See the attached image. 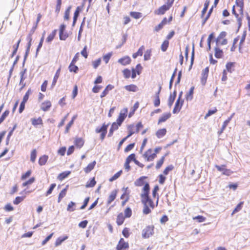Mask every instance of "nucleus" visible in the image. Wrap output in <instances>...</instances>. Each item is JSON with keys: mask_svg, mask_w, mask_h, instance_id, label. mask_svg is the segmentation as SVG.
I'll list each match as a JSON object with an SVG mask.
<instances>
[{"mask_svg": "<svg viewBox=\"0 0 250 250\" xmlns=\"http://www.w3.org/2000/svg\"><path fill=\"white\" fill-rule=\"evenodd\" d=\"M109 125V124L105 125L104 124L101 127L98 126L95 129V132L97 133H101L100 139L103 141L107 133V127Z\"/></svg>", "mask_w": 250, "mask_h": 250, "instance_id": "obj_1", "label": "nucleus"}, {"mask_svg": "<svg viewBox=\"0 0 250 250\" xmlns=\"http://www.w3.org/2000/svg\"><path fill=\"white\" fill-rule=\"evenodd\" d=\"M154 227L148 226L143 230L142 237L144 238H149L153 234Z\"/></svg>", "mask_w": 250, "mask_h": 250, "instance_id": "obj_2", "label": "nucleus"}, {"mask_svg": "<svg viewBox=\"0 0 250 250\" xmlns=\"http://www.w3.org/2000/svg\"><path fill=\"white\" fill-rule=\"evenodd\" d=\"M66 26L64 24L61 25L59 30V37L61 40L65 41L68 37L67 33L64 32Z\"/></svg>", "mask_w": 250, "mask_h": 250, "instance_id": "obj_3", "label": "nucleus"}, {"mask_svg": "<svg viewBox=\"0 0 250 250\" xmlns=\"http://www.w3.org/2000/svg\"><path fill=\"white\" fill-rule=\"evenodd\" d=\"M143 157L149 162L153 160L156 157V153H152L151 149H149L144 154Z\"/></svg>", "mask_w": 250, "mask_h": 250, "instance_id": "obj_4", "label": "nucleus"}, {"mask_svg": "<svg viewBox=\"0 0 250 250\" xmlns=\"http://www.w3.org/2000/svg\"><path fill=\"white\" fill-rule=\"evenodd\" d=\"M129 248V245L127 242H125L123 238H121L117 247V250H125Z\"/></svg>", "mask_w": 250, "mask_h": 250, "instance_id": "obj_5", "label": "nucleus"}, {"mask_svg": "<svg viewBox=\"0 0 250 250\" xmlns=\"http://www.w3.org/2000/svg\"><path fill=\"white\" fill-rule=\"evenodd\" d=\"M183 103L184 100H180L179 99L177 100L172 111L173 114H176L180 111L183 105Z\"/></svg>", "mask_w": 250, "mask_h": 250, "instance_id": "obj_6", "label": "nucleus"}, {"mask_svg": "<svg viewBox=\"0 0 250 250\" xmlns=\"http://www.w3.org/2000/svg\"><path fill=\"white\" fill-rule=\"evenodd\" d=\"M209 72V68L208 67H206L202 70V78L201 83L203 85H205L207 82V79L208 76Z\"/></svg>", "mask_w": 250, "mask_h": 250, "instance_id": "obj_7", "label": "nucleus"}, {"mask_svg": "<svg viewBox=\"0 0 250 250\" xmlns=\"http://www.w3.org/2000/svg\"><path fill=\"white\" fill-rule=\"evenodd\" d=\"M234 114V113H233L230 117H229L228 119H227L226 121L224 122L220 130L218 131V134L219 135H220L222 133V132H223V131L225 130L226 126L228 125V124L230 122Z\"/></svg>", "mask_w": 250, "mask_h": 250, "instance_id": "obj_8", "label": "nucleus"}, {"mask_svg": "<svg viewBox=\"0 0 250 250\" xmlns=\"http://www.w3.org/2000/svg\"><path fill=\"white\" fill-rule=\"evenodd\" d=\"M118 62L123 65H126L129 64L130 63L131 59L128 56H125L119 59Z\"/></svg>", "mask_w": 250, "mask_h": 250, "instance_id": "obj_9", "label": "nucleus"}, {"mask_svg": "<svg viewBox=\"0 0 250 250\" xmlns=\"http://www.w3.org/2000/svg\"><path fill=\"white\" fill-rule=\"evenodd\" d=\"M117 190H113L110 195L109 196L107 201V205H109L112 202H113L116 198L117 196Z\"/></svg>", "mask_w": 250, "mask_h": 250, "instance_id": "obj_10", "label": "nucleus"}, {"mask_svg": "<svg viewBox=\"0 0 250 250\" xmlns=\"http://www.w3.org/2000/svg\"><path fill=\"white\" fill-rule=\"evenodd\" d=\"M225 166L224 165H222L221 166L216 165L215 166V167H216L217 170L219 171L222 172V173L224 175H229L231 173L230 170L229 169L225 168Z\"/></svg>", "mask_w": 250, "mask_h": 250, "instance_id": "obj_11", "label": "nucleus"}, {"mask_svg": "<svg viewBox=\"0 0 250 250\" xmlns=\"http://www.w3.org/2000/svg\"><path fill=\"white\" fill-rule=\"evenodd\" d=\"M127 110H126L125 112L124 113L121 112L119 114V116L117 119V124H118V126H121L122 123L124 122V120L125 119V118L126 117V112Z\"/></svg>", "mask_w": 250, "mask_h": 250, "instance_id": "obj_12", "label": "nucleus"}, {"mask_svg": "<svg viewBox=\"0 0 250 250\" xmlns=\"http://www.w3.org/2000/svg\"><path fill=\"white\" fill-rule=\"evenodd\" d=\"M168 9V6L164 4L159 7V8L155 11V14L157 15H163Z\"/></svg>", "mask_w": 250, "mask_h": 250, "instance_id": "obj_13", "label": "nucleus"}, {"mask_svg": "<svg viewBox=\"0 0 250 250\" xmlns=\"http://www.w3.org/2000/svg\"><path fill=\"white\" fill-rule=\"evenodd\" d=\"M51 106V102L49 101H47L42 104L41 109L44 111H47L49 109Z\"/></svg>", "mask_w": 250, "mask_h": 250, "instance_id": "obj_14", "label": "nucleus"}, {"mask_svg": "<svg viewBox=\"0 0 250 250\" xmlns=\"http://www.w3.org/2000/svg\"><path fill=\"white\" fill-rule=\"evenodd\" d=\"M149 185L148 183H146L145 184V186L143 188V193L141 194V197L146 196L147 197V195H149Z\"/></svg>", "mask_w": 250, "mask_h": 250, "instance_id": "obj_15", "label": "nucleus"}, {"mask_svg": "<svg viewBox=\"0 0 250 250\" xmlns=\"http://www.w3.org/2000/svg\"><path fill=\"white\" fill-rule=\"evenodd\" d=\"M176 91L174 90L173 93L170 95L168 100V105L169 107H170L173 104L176 96Z\"/></svg>", "mask_w": 250, "mask_h": 250, "instance_id": "obj_16", "label": "nucleus"}, {"mask_svg": "<svg viewBox=\"0 0 250 250\" xmlns=\"http://www.w3.org/2000/svg\"><path fill=\"white\" fill-rule=\"evenodd\" d=\"M119 126L118 125V124H117V123L116 122H114L112 124L111 126L109 129V132L108 134V137H111L113 134L114 131L117 130L118 128H119Z\"/></svg>", "mask_w": 250, "mask_h": 250, "instance_id": "obj_17", "label": "nucleus"}, {"mask_svg": "<svg viewBox=\"0 0 250 250\" xmlns=\"http://www.w3.org/2000/svg\"><path fill=\"white\" fill-rule=\"evenodd\" d=\"M68 238V236L65 235L63 237H58L57 240L55 241V247H58L59 246L61 245L62 243L64 242L65 240L67 239Z\"/></svg>", "mask_w": 250, "mask_h": 250, "instance_id": "obj_18", "label": "nucleus"}, {"mask_svg": "<svg viewBox=\"0 0 250 250\" xmlns=\"http://www.w3.org/2000/svg\"><path fill=\"white\" fill-rule=\"evenodd\" d=\"M171 116L170 113H164L162 115V116L159 118L158 120V124H160L163 122H165L168 119H169Z\"/></svg>", "mask_w": 250, "mask_h": 250, "instance_id": "obj_19", "label": "nucleus"}, {"mask_svg": "<svg viewBox=\"0 0 250 250\" xmlns=\"http://www.w3.org/2000/svg\"><path fill=\"white\" fill-rule=\"evenodd\" d=\"M114 88V86L111 84H108L106 86L104 90L102 93L100 97L101 98H103L105 97L108 93V92L112 90Z\"/></svg>", "mask_w": 250, "mask_h": 250, "instance_id": "obj_20", "label": "nucleus"}, {"mask_svg": "<svg viewBox=\"0 0 250 250\" xmlns=\"http://www.w3.org/2000/svg\"><path fill=\"white\" fill-rule=\"evenodd\" d=\"M31 45H32V42H28L27 44V47H26V51H25V55H24V60H23V63H22V66H23L24 65L26 59V58H27V56H28V54L29 53Z\"/></svg>", "mask_w": 250, "mask_h": 250, "instance_id": "obj_21", "label": "nucleus"}, {"mask_svg": "<svg viewBox=\"0 0 250 250\" xmlns=\"http://www.w3.org/2000/svg\"><path fill=\"white\" fill-rule=\"evenodd\" d=\"M125 88L130 92H136L138 90V87L135 84H130L125 86Z\"/></svg>", "mask_w": 250, "mask_h": 250, "instance_id": "obj_22", "label": "nucleus"}, {"mask_svg": "<svg viewBox=\"0 0 250 250\" xmlns=\"http://www.w3.org/2000/svg\"><path fill=\"white\" fill-rule=\"evenodd\" d=\"M42 18V15L41 14H38L37 16V18L36 20V22L34 23L33 26L32 27L31 31V33H34L36 30L38 26V23L40 22L41 19Z\"/></svg>", "mask_w": 250, "mask_h": 250, "instance_id": "obj_23", "label": "nucleus"}, {"mask_svg": "<svg viewBox=\"0 0 250 250\" xmlns=\"http://www.w3.org/2000/svg\"><path fill=\"white\" fill-rule=\"evenodd\" d=\"M125 218V217L122 213H120L118 215L116 220V222L118 225L120 226L123 224Z\"/></svg>", "mask_w": 250, "mask_h": 250, "instance_id": "obj_24", "label": "nucleus"}, {"mask_svg": "<svg viewBox=\"0 0 250 250\" xmlns=\"http://www.w3.org/2000/svg\"><path fill=\"white\" fill-rule=\"evenodd\" d=\"M214 56L216 58H221L223 56V52L222 50L219 49L218 47H215Z\"/></svg>", "mask_w": 250, "mask_h": 250, "instance_id": "obj_25", "label": "nucleus"}, {"mask_svg": "<svg viewBox=\"0 0 250 250\" xmlns=\"http://www.w3.org/2000/svg\"><path fill=\"white\" fill-rule=\"evenodd\" d=\"M70 174V171H65L61 173H60L58 176L57 178L60 180L62 181L65 178H66L69 174Z\"/></svg>", "mask_w": 250, "mask_h": 250, "instance_id": "obj_26", "label": "nucleus"}, {"mask_svg": "<svg viewBox=\"0 0 250 250\" xmlns=\"http://www.w3.org/2000/svg\"><path fill=\"white\" fill-rule=\"evenodd\" d=\"M96 162L95 161H94L92 163L89 164L88 166L84 168V171L86 173L90 172L94 167Z\"/></svg>", "mask_w": 250, "mask_h": 250, "instance_id": "obj_27", "label": "nucleus"}, {"mask_svg": "<svg viewBox=\"0 0 250 250\" xmlns=\"http://www.w3.org/2000/svg\"><path fill=\"white\" fill-rule=\"evenodd\" d=\"M60 71H61V67L59 68V69L57 70V71L55 74V76L54 77L53 80V82L52 83V87H53L55 85V84L57 83V81L59 77Z\"/></svg>", "mask_w": 250, "mask_h": 250, "instance_id": "obj_28", "label": "nucleus"}, {"mask_svg": "<svg viewBox=\"0 0 250 250\" xmlns=\"http://www.w3.org/2000/svg\"><path fill=\"white\" fill-rule=\"evenodd\" d=\"M75 144L77 147L80 148L83 146L84 141L81 138H76L75 141Z\"/></svg>", "mask_w": 250, "mask_h": 250, "instance_id": "obj_29", "label": "nucleus"}, {"mask_svg": "<svg viewBox=\"0 0 250 250\" xmlns=\"http://www.w3.org/2000/svg\"><path fill=\"white\" fill-rule=\"evenodd\" d=\"M146 178V176H142L137 179L134 183L136 186L140 187L144 185V180Z\"/></svg>", "mask_w": 250, "mask_h": 250, "instance_id": "obj_30", "label": "nucleus"}, {"mask_svg": "<svg viewBox=\"0 0 250 250\" xmlns=\"http://www.w3.org/2000/svg\"><path fill=\"white\" fill-rule=\"evenodd\" d=\"M167 130L166 128H162L158 130L156 133V135L158 138H161L164 136H165L166 134Z\"/></svg>", "mask_w": 250, "mask_h": 250, "instance_id": "obj_31", "label": "nucleus"}, {"mask_svg": "<svg viewBox=\"0 0 250 250\" xmlns=\"http://www.w3.org/2000/svg\"><path fill=\"white\" fill-rule=\"evenodd\" d=\"M48 157L46 155H44L41 157L39 160V164L40 166H43L46 163L48 160Z\"/></svg>", "mask_w": 250, "mask_h": 250, "instance_id": "obj_32", "label": "nucleus"}, {"mask_svg": "<svg viewBox=\"0 0 250 250\" xmlns=\"http://www.w3.org/2000/svg\"><path fill=\"white\" fill-rule=\"evenodd\" d=\"M57 32V29L54 30L52 31V32L48 35V36L46 38V41L48 42H52L53 41V40L54 39L55 36H56Z\"/></svg>", "mask_w": 250, "mask_h": 250, "instance_id": "obj_33", "label": "nucleus"}, {"mask_svg": "<svg viewBox=\"0 0 250 250\" xmlns=\"http://www.w3.org/2000/svg\"><path fill=\"white\" fill-rule=\"evenodd\" d=\"M32 124L34 126H37L39 125L42 124V120L41 117L38 118V119L33 118L31 119Z\"/></svg>", "mask_w": 250, "mask_h": 250, "instance_id": "obj_34", "label": "nucleus"}, {"mask_svg": "<svg viewBox=\"0 0 250 250\" xmlns=\"http://www.w3.org/2000/svg\"><path fill=\"white\" fill-rule=\"evenodd\" d=\"M134 125L133 124L130 125H128L127 129L128 131V134L127 135V136H126V138H128L129 137H130L131 136H132L135 133V131L134 130Z\"/></svg>", "mask_w": 250, "mask_h": 250, "instance_id": "obj_35", "label": "nucleus"}, {"mask_svg": "<svg viewBox=\"0 0 250 250\" xmlns=\"http://www.w3.org/2000/svg\"><path fill=\"white\" fill-rule=\"evenodd\" d=\"M226 35H227V33L225 31H222L220 33L219 35L218 36V37L216 39V43L217 46L218 45L220 41H221V39H224L226 36Z\"/></svg>", "mask_w": 250, "mask_h": 250, "instance_id": "obj_36", "label": "nucleus"}, {"mask_svg": "<svg viewBox=\"0 0 250 250\" xmlns=\"http://www.w3.org/2000/svg\"><path fill=\"white\" fill-rule=\"evenodd\" d=\"M144 49V46H142L141 47H140V48L138 49V50L137 51V52H136L133 54V55H132L133 58H136L139 56H142Z\"/></svg>", "mask_w": 250, "mask_h": 250, "instance_id": "obj_37", "label": "nucleus"}, {"mask_svg": "<svg viewBox=\"0 0 250 250\" xmlns=\"http://www.w3.org/2000/svg\"><path fill=\"white\" fill-rule=\"evenodd\" d=\"M16 127H17V124H15L13 127L8 133V134L6 138V144L7 145H8L10 137L12 135L13 131H14V130L16 129Z\"/></svg>", "mask_w": 250, "mask_h": 250, "instance_id": "obj_38", "label": "nucleus"}, {"mask_svg": "<svg viewBox=\"0 0 250 250\" xmlns=\"http://www.w3.org/2000/svg\"><path fill=\"white\" fill-rule=\"evenodd\" d=\"M130 15L135 19H138L142 16V13L138 12H131Z\"/></svg>", "mask_w": 250, "mask_h": 250, "instance_id": "obj_39", "label": "nucleus"}, {"mask_svg": "<svg viewBox=\"0 0 250 250\" xmlns=\"http://www.w3.org/2000/svg\"><path fill=\"white\" fill-rule=\"evenodd\" d=\"M75 205L76 204L75 202L71 201L67 206V210L70 212L74 211L75 210V208L73 207L75 206Z\"/></svg>", "mask_w": 250, "mask_h": 250, "instance_id": "obj_40", "label": "nucleus"}, {"mask_svg": "<svg viewBox=\"0 0 250 250\" xmlns=\"http://www.w3.org/2000/svg\"><path fill=\"white\" fill-rule=\"evenodd\" d=\"M68 68L70 72H74V73H77L79 69L78 67L72 63H70Z\"/></svg>", "mask_w": 250, "mask_h": 250, "instance_id": "obj_41", "label": "nucleus"}, {"mask_svg": "<svg viewBox=\"0 0 250 250\" xmlns=\"http://www.w3.org/2000/svg\"><path fill=\"white\" fill-rule=\"evenodd\" d=\"M96 183V182L94 179L93 178L89 181H88L85 185L86 188H92L93 187Z\"/></svg>", "mask_w": 250, "mask_h": 250, "instance_id": "obj_42", "label": "nucleus"}, {"mask_svg": "<svg viewBox=\"0 0 250 250\" xmlns=\"http://www.w3.org/2000/svg\"><path fill=\"white\" fill-rule=\"evenodd\" d=\"M194 87L192 86L188 92V93L186 95V99L187 100H191L192 99V95L193 94V91H194Z\"/></svg>", "mask_w": 250, "mask_h": 250, "instance_id": "obj_43", "label": "nucleus"}, {"mask_svg": "<svg viewBox=\"0 0 250 250\" xmlns=\"http://www.w3.org/2000/svg\"><path fill=\"white\" fill-rule=\"evenodd\" d=\"M20 42H21V40H19L18 42H17V43L16 44H15L14 46H13V48H14V50H13V51L11 55V58H13L14 55L17 53V50L18 49V48H19V44L20 43Z\"/></svg>", "mask_w": 250, "mask_h": 250, "instance_id": "obj_44", "label": "nucleus"}, {"mask_svg": "<svg viewBox=\"0 0 250 250\" xmlns=\"http://www.w3.org/2000/svg\"><path fill=\"white\" fill-rule=\"evenodd\" d=\"M168 45H169L168 41L167 40L164 41L161 45V50L163 52H165L167 50Z\"/></svg>", "mask_w": 250, "mask_h": 250, "instance_id": "obj_45", "label": "nucleus"}, {"mask_svg": "<svg viewBox=\"0 0 250 250\" xmlns=\"http://www.w3.org/2000/svg\"><path fill=\"white\" fill-rule=\"evenodd\" d=\"M37 157V151L35 149H33L31 153L30 160L32 163H34Z\"/></svg>", "mask_w": 250, "mask_h": 250, "instance_id": "obj_46", "label": "nucleus"}, {"mask_svg": "<svg viewBox=\"0 0 250 250\" xmlns=\"http://www.w3.org/2000/svg\"><path fill=\"white\" fill-rule=\"evenodd\" d=\"M122 172V170H120L119 171L115 173L112 177H111L109 179V181L112 182L118 179L120 176Z\"/></svg>", "mask_w": 250, "mask_h": 250, "instance_id": "obj_47", "label": "nucleus"}, {"mask_svg": "<svg viewBox=\"0 0 250 250\" xmlns=\"http://www.w3.org/2000/svg\"><path fill=\"white\" fill-rule=\"evenodd\" d=\"M32 92L30 89H29L23 96L22 102L26 103L29 99V95L31 94Z\"/></svg>", "mask_w": 250, "mask_h": 250, "instance_id": "obj_48", "label": "nucleus"}, {"mask_svg": "<svg viewBox=\"0 0 250 250\" xmlns=\"http://www.w3.org/2000/svg\"><path fill=\"white\" fill-rule=\"evenodd\" d=\"M151 53V50H149V49L147 50L145 52L144 56L145 61H148L150 59Z\"/></svg>", "mask_w": 250, "mask_h": 250, "instance_id": "obj_49", "label": "nucleus"}, {"mask_svg": "<svg viewBox=\"0 0 250 250\" xmlns=\"http://www.w3.org/2000/svg\"><path fill=\"white\" fill-rule=\"evenodd\" d=\"M209 1L207 0L204 4V7L202 11V17H203L206 13L209 5Z\"/></svg>", "mask_w": 250, "mask_h": 250, "instance_id": "obj_50", "label": "nucleus"}, {"mask_svg": "<svg viewBox=\"0 0 250 250\" xmlns=\"http://www.w3.org/2000/svg\"><path fill=\"white\" fill-rule=\"evenodd\" d=\"M43 41H44L43 37H42L41 38V40H40V42H39V44H38V45L37 46V49H36V57L37 56L38 52H39L40 49H41V48L42 46Z\"/></svg>", "mask_w": 250, "mask_h": 250, "instance_id": "obj_51", "label": "nucleus"}, {"mask_svg": "<svg viewBox=\"0 0 250 250\" xmlns=\"http://www.w3.org/2000/svg\"><path fill=\"white\" fill-rule=\"evenodd\" d=\"M132 215V210L129 207L127 208L125 210V217L126 218H129L131 217Z\"/></svg>", "mask_w": 250, "mask_h": 250, "instance_id": "obj_52", "label": "nucleus"}, {"mask_svg": "<svg viewBox=\"0 0 250 250\" xmlns=\"http://www.w3.org/2000/svg\"><path fill=\"white\" fill-rule=\"evenodd\" d=\"M193 220H196L199 223H202L206 220V218L201 215H198L193 218Z\"/></svg>", "mask_w": 250, "mask_h": 250, "instance_id": "obj_53", "label": "nucleus"}, {"mask_svg": "<svg viewBox=\"0 0 250 250\" xmlns=\"http://www.w3.org/2000/svg\"><path fill=\"white\" fill-rule=\"evenodd\" d=\"M112 55V52L108 53L103 56V60L105 63H107Z\"/></svg>", "mask_w": 250, "mask_h": 250, "instance_id": "obj_54", "label": "nucleus"}, {"mask_svg": "<svg viewBox=\"0 0 250 250\" xmlns=\"http://www.w3.org/2000/svg\"><path fill=\"white\" fill-rule=\"evenodd\" d=\"M25 198V196H21V197H20V196H18L17 197L15 200L13 201V203L15 204V205H18L19 204H20L21 201H22L23 200V199H24Z\"/></svg>", "mask_w": 250, "mask_h": 250, "instance_id": "obj_55", "label": "nucleus"}, {"mask_svg": "<svg viewBox=\"0 0 250 250\" xmlns=\"http://www.w3.org/2000/svg\"><path fill=\"white\" fill-rule=\"evenodd\" d=\"M165 158V156H163L161 159L157 162V165L156 166V168L157 169H159L161 167L163 164L164 163Z\"/></svg>", "mask_w": 250, "mask_h": 250, "instance_id": "obj_56", "label": "nucleus"}, {"mask_svg": "<svg viewBox=\"0 0 250 250\" xmlns=\"http://www.w3.org/2000/svg\"><path fill=\"white\" fill-rule=\"evenodd\" d=\"M135 160H136L135 154L134 153L131 154L126 159V161H128V162H130V163L131 161H133L134 162H135Z\"/></svg>", "mask_w": 250, "mask_h": 250, "instance_id": "obj_57", "label": "nucleus"}, {"mask_svg": "<svg viewBox=\"0 0 250 250\" xmlns=\"http://www.w3.org/2000/svg\"><path fill=\"white\" fill-rule=\"evenodd\" d=\"M71 8V6H69L65 11L64 19L65 20H68L69 19V14Z\"/></svg>", "mask_w": 250, "mask_h": 250, "instance_id": "obj_58", "label": "nucleus"}, {"mask_svg": "<svg viewBox=\"0 0 250 250\" xmlns=\"http://www.w3.org/2000/svg\"><path fill=\"white\" fill-rule=\"evenodd\" d=\"M101 58H99L98 59L93 61L92 62V64H93V67L95 69H96L101 64Z\"/></svg>", "mask_w": 250, "mask_h": 250, "instance_id": "obj_59", "label": "nucleus"}, {"mask_svg": "<svg viewBox=\"0 0 250 250\" xmlns=\"http://www.w3.org/2000/svg\"><path fill=\"white\" fill-rule=\"evenodd\" d=\"M143 212L144 214H148L151 212V209L149 208L148 205H144Z\"/></svg>", "mask_w": 250, "mask_h": 250, "instance_id": "obj_60", "label": "nucleus"}, {"mask_svg": "<svg viewBox=\"0 0 250 250\" xmlns=\"http://www.w3.org/2000/svg\"><path fill=\"white\" fill-rule=\"evenodd\" d=\"M35 181V178L32 177L29 179L28 181L22 183V187H26L29 185L32 184Z\"/></svg>", "mask_w": 250, "mask_h": 250, "instance_id": "obj_61", "label": "nucleus"}, {"mask_svg": "<svg viewBox=\"0 0 250 250\" xmlns=\"http://www.w3.org/2000/svg\"><path fill=\"white\" fill-rule=\"evenodd\" d=\"M242 204H243V202H240L239 204H238L237 205L236 208L233 210V211L232 212V215L238 212L239 211H240L241 209Z\"/></svg>", "mask_w": 250, "mask_h": 250, "instance_id": "obj_62", "label": "nucleus"}, {"mask_svg": "<svg viewBox=\"0 0 250 250\" xmlns=\"http://www.w3.org/2000/svg\"><path fill=\"white\" fill-rule=\"evenodd\" d=\"M123 72L124 76L125 78L127 79L130 77L131 72H130V71L128 69H127V68L123 70Z\"/></svg>", "mask_w": 250, "mask_h": 250, "instance_id": "obj_63", "label": "nucleus"}, {"mask_svg": "<svg viewBox=\"0 0 250 250\" xmlns=\"http://www.w3.org/2000/svg\"><path fill=\"white\" fill-rule=\"evenodd\" d=\"M56 186V185L55 183L52 184L50 185L49 189H48V190L47 191V192L46 193V196H48V195L52 193L53 190L55 188Z\"/></svg>", "mask_w": 250, "mask_h": 250, "instance_id": "obj_64", "label": "nucleus"}]
</instances>
